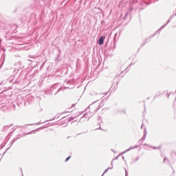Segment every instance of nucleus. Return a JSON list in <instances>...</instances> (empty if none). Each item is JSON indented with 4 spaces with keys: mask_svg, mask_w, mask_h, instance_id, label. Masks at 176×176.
<instances>
[{
    "mask_svg": "<svg viewBox=\"0 0 176 176\" xmlns=\"http://www.w3.org/2000/svg\"><path fill=\"white\" fill-rule=\"evenodd\" d=\"M105 40V36H102L100 38H99L98 43L100 45H102L104 44V41Z\"/></svg>",
    "mask_w": 176,
    "mask_h": 176,
    "instance_id": "f257e3e1",
    "label": "nucleus"
},
{
    "mask_svg": "<svg viewBox=\"0 0 176 176\" xmlns=\"http://www.w3.org/2000/svg\"><path fill=\"white\" fill-rule=\"evenodd\" d=\"M71 157H71V156H69V157L66 158L65 162H68V161H69V160H70V158H71Z\"/></svg>",
    "mask_w": 176,
    "mask_h": 176,
    "instance_id": "f03ea898",
    "label": "nucleus"
}]
</instances>
